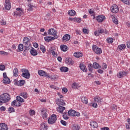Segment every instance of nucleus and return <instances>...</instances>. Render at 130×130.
Returning a JSON list of instances; mask_svg holds the SVG:
<instances>
[{
  "mask_svg": "<svg viewBox=\"0 0 130 130\" xmlns=\"http://www.w3.org/2000/svg\"><path fill=\"white\" fill-rule=\"evenodd\" d=\"M60 122L61 123V124H62V125H67V122H66L65 121H63V120H61L60 121Z\"/></svg>",
  "mask_w": 130,
  "mask_h": 130,
  "instance_id": "052dcab7",
  "label": "nucleus"
},
{
  "mask_svg": "<svg viewBox=\"0 0 130 130\" xmlns=\"http://www.w3.org/2000/svg\"><path fill=\"white\" fill-rule=\"evenodd\" d=\"M68 114L70 116H74V115L75 114V110H70L68 111Z\"/></svg>",
  "mask_w": 130,
  "mask_h": 130,
  "instance_id": "c9c22d12",
  "label": "nucleus"
},
{
  "mask_svg": "<svg viewBox=\"0 0 130 130\" xmlns=\"http://www.w3.org/2000/svg\"><path fill=\"white\" fill-rule=\"evenodd\" d=\"M83 32L84 34H88V29H87L86 28H83Z\"/></svg>",
  "mask_w": 130,
  "mask_h": 130,
  "instance_id": "680f3d73",
  "label": "nucleus"
},
{
  "mask_svg": "<svg viewBox=\"0 0 130 130\" xmlns=\"http://www.w3.org/2000/svg\"><path fill=\"white\" fill-rule=\"evenodd\" d=\"M16 100L17 101V102H21L23 103L24 102V100L23 99V98H21L20 96H17L16 97Z\"/></svg>",
  "mask_w": 130,
  "mask_h": 130,
  "instance_id": "f704fd0d",
  "label": "nucleus"
},
{
  "mask_svg": "<svg viewBox=\"0 0 130 130\" xmlns=\"http://www.w3.org/2000/svg\"><path fill=\"white\" fill-rule=\"evenodd\" d=\"M71 39V36L66 34L62 38L63 41H69Z\"/></svg>",
  "mask_w": 130,
  "mask_h": 130,
  "instance_id": "aec40b11",
  "label": "nucleus"
},
{
  "mask_svg": "<svg viewBox=\"0 0 130 130\" xmlns=\"http://www.w3.org/2000/svg\"><path fill=\"white\" fill-rule=\"evenodd\" d=\"M122 3H124L125 5H129V2L128 0H121Z\"/></svg>",
  "mask_w": 130,
  "mask_h": 130,
  "instance_id": "6e6d98bb",
  "label": "nucleus"
},
{
  "mask_svg": "<svg viewBox=\"0 0 130 130\" xmlns=\"http://www.w3.org/2000/svg\"><path fill=\"white\" fill-rule=\"evenodd\" d=\"M38 74L40 76H42V77H46V78H49V75L48 74V73L45 72V71L43 70L39 71Z\"/></svg>",
  "mask_w": 130,
  "mask_h": 130,
  "instance_id": "1a4fd4ad",
  "label": "nucleus"
},
{
  "mask_svg": "<svg viewBox=\"0 0 130 130\" xmlns=\"http://www.w3.org/2000/svg\"><path fill=\"white\" fill-rule=\"evenodd\" d=\"M93 69H101V66L99 65L97 62H94L92 64Z\"/></svg>",
  "mask_w": 130,
  "mask_h": 130,
  "instance_id": "393cba45",
  "label": "nucleus"
},
{
  "mask_svg": "<svg viewBox=\"0 0 130 130\" xmlns=\"http://www.w3.org/2000/svg\"><path fill=\"white\" fill-rule=\"evenodd\" d=\"M20 86H23L25 84V80H20L19 81Z\"/></svg>",
  "mask_w": 130,
  "mask_h": 130,
  "instance_id": "864d4df0",
  "label": "nucleus"
},
{
  "mask_svg": "<svg viewBox=\"0 0 130 130\" xmlns=\"http://www.w3.org/2000/svg\"><path fill=\"white\" fill-rule=\"evenodd\" d=\"M48 34L55 36L56 35V30H54V28H51L48 30Z\"/></svg>",
  "mask_w": 130,
  "mask_h": 130,
  "instance_id": "9b49d317",
  "label": "nucleus"
},
{
  "mask_svg": "<svg viewBox=\"0 0 130 130\" xmlns=\"http://www.w3.org/2000/svg\"><path fill=\"white\" fill-rule=\"evenodd\" d=\"M88 71L92 73V71H93V66H92V64L89 63L88 64Z\"/></svg>",
  "mask_w": 130,
  "mask_h": 130,
  "instance_id": "37998d69",
  "label": "nucleus"
},
{
  "mask_svg": "<svg viewBox=\"0 0 130 130\" xmlns=\"http://www.w3.org/2000/svg\"><path fill=\"white\" fill-rule=\"evenodd\" d=\"M96 21L98 22H103L105 20V16L103 15H99L96 17Z\"/></svg>",
  "mask_w": 130,
  "mask_h": 130,
  "instance_id": "f3484780",
  "label": "nucleus"
},
{
  "mask_svg": "<svg viewBox=\"0 0 130 130\" xmlns=\"http://www.w3.org/2000/svg\"><path fill=\"white\" fill-rule=\"evenodd\" d=\"M60 48L62 51L66 52L68 51V46L66 45H61Z\"/></svg>",
  "mask_w": 130,
  "mask_h": 130,
  "instance_id": "bb28decb",
  "label": "nucleus"
},
{
  "mask_svg": "<svg viewBox=\"0 0 130 130\" xmlns=\"http://www.w3.org/2000/svg\"><path fill=\"white\" fill-rule=\"evenodd\" d=\"M23 48H24V45L23 44H20L18 46V49L19 52L23 51Z\"/></svg>",
  "mask_w": 130,
  "mask_h": 130,
  "instance_id": "72a5a7b5",
  "label": "nucleus"
},
{
  "mask_svg": "<svg viewBox=\"0 0 130 130\" xmlns=\"http://www.w3.org/2000/svg\"><path fill=\"white\" fill-rule=\"evenodd\" d=\"M74 55L75 57H77V58H79V57H82L83 54L80 52H77L74 53Z\"/></svg>",
  "mask_w": 130,
  "mask_h": 130,
  "instance_id": "cd10ccee",
  "label": "nucleus"
},
{
  "mask_svg": "<svg viewBox=\"0 0 130 130\" xmlns=\"http://www.w3.org/2000/svg\"><path fill=\"white\" fill-rule=\"evenodd\" d=\"M92 50L96 54H101V53H102V50L101 49V48L97 47L96 45L92 46Z\"/></svg>",
  "mask_w": 130,
  "mask_h": 130,
  "instance_id": "39448f33",
  "label": "nucleus"
},
{
  "mask_svg": "<svg viewBox=\"0 0 130 130\" xmlns=\"http://www.w3.org/2000/svg\"><path fill=\"white\" fill-rule=\"evenodd\" d=\"M94 102H96L100 105L101 104V102H102V99L98 96H96L94 98Z\"/></svg>",
  "mask_w": 130,
  "mask_h": 130,
  "instance_id": "412c9836",
  "label": "nucleus"
},
{
  "mask_svg": "<svg viewBox=\"0 0 130 130\" xmlns=\"http://www.w3.org/2000/svg\"><path fill=\"white\" fill-rule=\"evenodd\" d=\"M80 115H81V114H80V113L76 112V111H75V113H74V116H80Z\"/></svg>",
  "mask_w": 130,
  "mask_h": 130,
  "instance_id": "bf43d9fd",
  "label": "nucleus"
},
{
  "mask_svg": "<svg viewBox=\"0 0 130 130\" xmlns=\"http://www.w3.org/2000/svg\"><path fill=\"white\" fill-rule=\"evenodd\" d=\"M40 50L42 51L43 53H44V52L46 51V50L45 49V47H44V46H42L40 47Z\"/></svg>",
  "mask_w": 130,
  "mask_h": 130,
  "instance_id": "09e8293b",
  "label": "nucleus"
},
{
  "mask_svg": "<svg viewBox=\"0 0 130 130\" xmlns=\"http://www.w3.org/2000/svg\"><path fill=\"white\" fill-rule=\"evenodd\" d=\"M104 33V29L103 28H101L98 30V31H94L95 36H99L100 34Z\"/></svg>",
  "mask_w": 130,
  "mask_h": 130,
  "instance_id": "ddd939ff",
  "label": "nucleus"
},
{
  "mask_svg": "<svg viewBox=\"0 0 130 130\" xmlns=\"http://www.w3.org/2000/svg\"><path fill=\"white\" fill-rule=\"evenodd\" d=\"M3 82L4 84H10V83H11V80H10V78H9V77H6L5 78H4Z\"/></svg>",
  "mask_w": 130,
  "mask_h": 130,
  "instance_id": "b1692460",
  "label": "nucleus"
},
{
  "mask_svg": "<svg viewBox=\"0 0 130 130\" xmlns=\"http://www.w3.org/2000/svg\"><path fill=\"white\" fill-rule=\"evenodd\" d=\"M34 47H35V48H37L38 47V44L37 43H35L33 44Z\"/></svg>",
  "mask_w": 130,
  "mask_h": 130,
  "instance_id": "0e129e2a",
  "label": "nucleus"
},
{
  "mask_svg": "<svg viewBox=\"0 0 130 130\" xmlns=\"http://www.w3.org/2000/svg\"><path fill=\"white\" fill-rule=\"evenodd\" d=\"M11 1L10 0H6L5 1V8L6 10L7 11H9V10H11Z\"/></svg>",
  "mask_w": 130,
  "mask_h": 130,
  "instance_id": "0eeeda50",
  "label": "nucleus"
},
{
  "mask_svg": "<svg viewBox=\"0 0 130 130\" xmlns=\"http://www.w3.org/2000/svg\"><path fill=\"white\" fill-rule=\"evenodd\" d=\"M58 112L60 113H62L63 112V110H66V107L62 106H59L58 108H57Z\"/></svg>",
  "mask_w": 130,
  "mask_h": 130,
  "instance_id": "a878e982",
  "label": "nucleus"
},
{
  "mask_svg": "<svg viewBox=\"0 0 130 130\" xmlns=\"http://www.w3.org/2000/svg\"><path fill=\"white\" fill-rule=\"evenodd\" d=\"M6 70V66L4 64L0 65V71H5Z\"/></svg>",
  "mask_w": 130,
  "mask_h": 130,
  "instance_id": "49530a36",
  "label": "nucleus"
},
{
  "mask_svg": "<svg viewBox=\"0 0 130 130\" xmlns=\"http://www.w3.org/2000/svg\"><path fill=\"white\" fill-rule=\"evenodd\" d=\"M74 21H76L77 23H81L82 21V19L81 18H74Z\"/></svg>",
  "mask_w": 130,
  "mask_h": 130,
  "instance_id": "de8ad7c7",
  "label": "nucleus"
},
{
  "mask_svg": "<svg viewBox=\"0 0 130 130\" xmlns=\"http://www.w3.org/2000/svg\"><path fill=\"white\" fill-rule=\"evenodd\" d=\"M79 68L81 71H83V72L85 73H87L88 72V69H87V68L86 67V66L84 64H80Z\"/></svg>",
  "mask_w": 130,
  "mask_h": 130,
  "instance_id": "2eb2a0df",
  "label": "nucleus"
},
{
  "mask_svg": "<svg viewBox=\"0 0 130 130\" xmlns=\"http://www.w3.org/2000/svg\"><path fill=\"white\" fill-rule=\"evenodd\" d=\"M72 128L74 130H79V129H80V126H79L78 125L74 124L73 125Z\"/></svg>",
  "mask_w": 130,
  "mask_h": 130,
  "instance_id": "e433bc0d",
  "label": "nucleus"
},
{
  "mask_svg": "<svg viewBox=\"0 0 130 130\" xmlns=\"http://www.w3.org/2000/svg\"><path fill=\"white\" fill-rule=\"evenodd\" d=\"M101 130H109V128L108 127H104L101 128Z\"/></svg>",
  "mask_w": 130,
  "mask_h": 130,
  "instance_id": "338daca9",
  "label": "nucleus"
},
{
  "mask_svg": "<svg viewBox=\"0 0 130 130\" xmlns=\"http://www.w3.org/2000/svg\"><path fill=\"white\" fill-rule=\"evenodd\" d=\"M30 45H25V50L24 51V52H25V50H29V49H30Z\"/></svg>",
  "mask_w": 130,
  "mask_h": 130,
  "instance_id": "603ef678",
  "label": "nucleus"
},
{
  "mask_svg": "<svg viewBox=\"0 0 130 130\" xmlns=\"http://www.w3.org/2000/svg\"><path fill=\"white\" fill-rule=\"evenodd\" d=\"M48 129V126L45 124V123H43L41 124V126L40 130H46Z\"/></svg>",
  "mask_w": 130,
  "mask_h": 130,
  "instance_id": "6ab92c4d",
  "label": "nucleus"
},
{
  "mask_svg": "<svg viewBox=\"0 0 130 130\" xmlns=\"http://www.w3.org/2000/svg\"><path fill=\"white\" fill-rule=\"evenodd\" d=\"M0 130H9V127L6 123H0Z\"/></svg>",
  "mask_w": 130,
  "mask_h": 130,
  "instance_id": "f8f14e48",
  "label": "nucleus"
},
{
  "mask_svg": "<svg viewBox=\"0 0 130 130\" xmlns=\"http://www.w3.org/2000/svg\"><path fill=\"white\" fill-rule=\"evenodd\" d=\"M11 106L13 107L15 106H18V101L16 100L12 102L11 103Z\"/></svg>",
  "mask_w": 130,
  "mask_h": 130,
  "instance_id": "58836bf2",
  "label": "nucleus"
},
{
  "mask_svg": "<svg viewBox=\"0 0 130 130\" xmlns=\"http://www.w3.org/2000/svg\"><path fill=\"white\" fill-rule=\"evenodd\" d=\"M30 54H31V55H33L34 56H36V55L38 54V53H37V51L33 47H31V49L30 50Z\"/></svg>",
  "mask_w": 130,
  "mask_h": 130,
  "instance_id": "dca6fc26",
  "label": "nucleus"
},
{
  "mask_svg": "<svg viewBox=\"0 0 130 130\" xmlns=\"http://www.w3.org/2000/svg\"><path fill=\"white\" fill-rule=\"evenodd\" d=\"M127 74H128V72H125L124 71H122L120 72L118 74H117V76L118 78H121L126 76Z\"/></svg>",
  "mask_w": 130,
  "mask_h": 130,
  "instance_id": "9d476101",
  "label": "nucleus"
},
{
  "mask_svg": "<svg viewBox=\"0 0 130 130\" xmlns=\"http://www.w3.org/2000/svg\"><path fill=\"white\" fill-rule=\"evenodd\" d=\"M57 119L56 118V115L53 114L49 117L48 122L50 124H53V123H55V122L56 121Z\"/></svg>",
  "mask_w": 130,
  "mask_h": 130,
  "instance_id": "f03ea898",
  "label": "nucleus"
},
{
  "mask_svg": "<svg viewBox=\"0 0 130 130\" xmlns=\"http://www.w3.org/2000/svg\"><path fill=\"white\" fill-rule=\"evenodd\" d=\"M126 128L130 129V124H126Z\"/></svg>",
  "mask_w": 130,
  "mask_h": 130,
  "instance_id": "774afa93",
  "label": "nucleus"
},
{
  "mask_svg": "<svg viewBox=\"0 0 130 130\" xmlns=\"http://www.w3.org/2000/svg\"><path fill=\"white\" fill-rule=\"evenodd\" d=\"M29 114L30 115H31V116L34 115V114H35V111H34V110H30L29 111Z\"/></svg>",
  "mask_w": 130,
  "mask_h": 130,
  "instance_id": "8fccbe9b",
  "label": "nucleus"
},
{
  "mask_svg": "<svg viewBox=\"0 0 130 130\" xmlns=\"http://www.w3.org/2000/svg\"><path fill=\"white\" fill-rule=\"evenodd\" d=\"M0 54L1 55H9V53L5 51H0Z\"/></svg>",
  "mask_w": 130,
  "mask_h": 130,
  "instance_id": "a18cd8bd",
  "label": "nucleus"
},
{
  "mask_svg": "<svg viewBox=\"0 0 130 130\" xmlns=\"http://www.w3.org/2000/svg\"><path fill=\"white\" fill-rule=\"evenodd\" d=\"M126 46L127 48H130V41L127 42Z\"/></svg>",
  "mask_w": 130,
  "mask_h": 130,
  "instance_id": "69168bd1",
  "label": "nucleus"
},
{
  "mask_svg": "<svg viewBox=\"0 0 130 130\" xmlns=\"http://www.w3.org/2000/svg\"><path fill=\"white\" fill-rule=\"evenodd\" d=\"M126 46H125V44H121L118 46V48L120 50H122V49H124Z\"/></svg>",
  "mask_w": 130,
  "mask_h": 130,
  "instance_id": "ea45409f",
  "label": "nucleus"
},
{
  "mask_svg": "<svg viewBox=\"0 0 130 130\" xmlns=\"http://www.w3.org/2000/svg\"><path fill=\"white\" fill-rule=\"evenodd\" d=\"M65 62L67 63V64L70 66H73V64H74V62L71 58H67L66 59Z\"/></svg>",
  "mask_w": 130,
  "mask_h": 130,
  "instance_id": "4468645a",
  "label": "nucleus"
},
{
  "mask_svg": "<svg viewBox=\"0 0 130 130\" xmlns=\"http://www.w3.org/2000/svg\"><path fill=\"white\" fill-rule=\"evenodd\" d=\"M16 11H17L14 12V16L16 17H21L24 15V10L22 8H18L16 9Z\"/></svg>",
  "mask_w": 130,
  "mask_h": 130,
  "instance_id": "7ed1b4c3",
  "label": "nucleus"
},
{
  "mask_svg": "<svg viewBox=\"0 0 130 130\" xmlns=\"http://www.w3.org/2000/svg\"><path fill=\"white\" fill-rule=\"evenodd\" d=\"M119 11V10L118 9V6L116 5H113L111 7V12L112 13H114V14H117V12Z\"/></svg>",
  "mask_w": 130,
  "mask_h": 130,
  "instance_id": "423d86ee",
  "label": "nucleus"
},
{
  "mask_svg": "<svg viewBox=\"0 0 130 130\" xmlns=\"http://www.w3.org/2000/svg\"><path fill=\"white\" fill-rule=\"evenodd\" d=\"M107 41L108 43H112V42H113V38H108L107 39Z\"/></svg>",
  "mask_w": 130,
  "mask_h": 130,
  "instance_id": "c03bdc74",
  "label": "nucleus"
},
{
  "mask_svg": "<svg viewBox=\"0 0 130 130\" xmlns=\"http://www.w3.org/2000/svg\"><path fill=\"white\" fill-rule=\"evenodd\" d=\"M60 70L61 72L67 73V72H69V68L67 67H63L60 68Z\"/></svg>",
  "mask_w": 130,
  "mask_h": 130,
  "instance_id": "c756f323",
  "label": "nucleus"
},
{
  "mask_svg": "<svg viewBox=\"0 0 130 130\" xmlns=\"http://www.w3.org/2000/svg\"><path fill=\"white\" fill-rule=\"evenodd\" d=\"M23 43L25 45H31V43H30V39L27 37L24 38Z\"/></svg>",
  "mask_w": 130,
  "mask_h": 130,
  "instance_id": "a211bd4d",
  "label": "nucleus"
},
{
  "mask_svg": "<svg viewBox=\"0 0 130 130\" xmlns=\"http://www.w3.org/2000/svg\"><path fill=\"white\" fill-rule=\"evenodd\" d=\"M57 105L58 106H64L66 105V103H64V101L61 99H57L55 101Z\"/></svg>",
  "mask_w": 130,
  "mask_h": 130,
  "instance_id": "6e6552de",
  "label": "nucleus"
},
{
  "mask_svg": "<svg viewBox=\"0 0 130 130\" xmlns=\"http://www.w3.org/2000/svg\"><path fill=\"white\" fill-rule=\"evenodd\" d=\"M81 100L83 103H85V104H88V99H87V97H82L81 98Z\"/></svg>",
  "mask_w": 130,
  "mask_h": 130,
  "instance_id": "2f4dec72",
  "label": "nucleus"
},
{
  "mask_svg": "<svg viewBox=\"0 0 130 130\" xmlns=\"http://www.w3.org/2000/svg\"><path fill=\"white\" fill-rule=\"evenodd\" d=\"M68 14L70 16H75L76 15V11L74 10H71L68 11Z\"/></svg>",
  "mask_w": 130,
  "mask_h": 130,
  "instance_id": "c85d7f7f",
  "label": "nucleus"
},
{
  "mask_svg": "<svg viewBox=\"0 0 130 130\" xmlns=\"http://www.w3.org/2000/svg\"><path fill=\"white\" fill-rule=\"evenodd\" d=\"M44 39L45 41H46L47 42H49L50 41H51V37L50 36L45 37L44 38Z\"/></svg>",
  "mask_w": 130,
  "mask_h": 130,
  "instance_id": "79ce46f5",
  "label": "nucleus"
},
{
  "mask_svg": "<svg viewBox=\"0 0 130 130\" xmlns=\"http://www.w3.org/2000/svg\"><path fill=\"white\" fill-rule=\"evenodd\" d=\"M9 111H10V112H15V109L13 107H10L9 108Z\"/></svg>",
  "mask_w": 130,
  "mask_h": 130,
  "instance_id": "4d7b16f0",
  "label": "nucleus"
},
{
  "mask_svg": "<svg viewBox=\"0 0 130 130\" xmlns=\"http://www.w3.org/2000/svg\"><path fill=\"white\" fill-rule=\"evenodd\" d=\"M90 126H92L93 128H96L98 126V123L95 121H91L90 122Z\"/></svg>",
  "mask_w": 130,
  "mask_h": 130,
  "instance_id": "4be33fe9",
  "label": "nucleus"
},
{
  "mask_svg": "<svg viewBox=\"0 0 130 130\" xmlns=\"http://www.w3.org/2000/svg\"><path fill=\"white\" fill-rule=\"evenodd\" d=\"M14 84L16 85V86H20V81H15Z\"/></svg>",
  "mask_w": 130,
  "mask_h": 130,
  "instance_id": "e2e57ef3",
  "label": "nucleus"
},
{
  "mask_svg": "<svg viewBox=\"0 0 130 130\" xmlns=\"http://www.w3.org/2000/svg\"><path fill=\"white\" fill-rule=\"evenodd\" d=\"M20 96L23 97L24 99H27L28 98V94L26 92H22L20 93Z\"/></svg>",
  "mask_w": 130,
  "mask_h": 130,
  "instance_id": "473e14b6",
  "label": "nucleus"
},
{
  "mask_svg": "<svg viewBox=\"0 0 130 130\" xmlns=\"http://www.w3.org/2000/svg\"><path fill=\"white\" fill-rule=\"evenodd\" d=\"M111 108L113 110H114L117 109V107H116V105H112L111 106Z\"/></svg>",
  "mask_w": 130,
  "mask_h": 130,
  "instance_id": "3c124183",
  "label": "nucleus"
},
{
  "mask_svg": "<svg viewBox=\"0 0 130 130\" xmlns=\"http://www.w3.org/2000/svg\"><path fill=\"white\" fill-rule=\"evenodd\" d=\"M102 68L103 70H106V69H107V64H106L105 63H103Z\"/></svg>",
  "mask_w": 130,
  "mask_h": 130,
  "instance_id": "13d9d810",
  "label": "nucleus"
},
{
  "mask_svg": "<svg viewBox=\"0 0 130 130\" xmlns=\"http://www.w3.org/2000/svg\"><path fill=\"white\" fill-rule=\"evenodd\" d=\"M11 100V95L8 93H4L0 95V105L8 103Z\"/></svg>",
  "mask_w": 130,
  "mask_h": 130,
  "instance_id": "f257e3e1",
  "label": "nucleus"
},
{
  "mask_svg": "<svg viewBox=\"0 0 130 130\" xmlns=\"http://www.w3.org/2000/svg\"><path fill=\"white\" fill-rule=\"evenodd\" d=\"M41 112L43 114V117L46 118L47 117V110H45V109H43L42 110Z\"/></svg>",
  "mask_w": 130,
  "mask_h": 130,
  "instance_id": "5701e85b",
  "label": "nucleus"
},
{
  "mask_svg": "<svg viewBox=\"0 0 130 130\" xmlns=\"http://www.w3.org/2000/svg\"><path fill=\"white\" fill-rule=\"evenodd\" d=\"M33 8H34V6L32 5L31 4H29L28 5V11H33Z\"/></svg>",
  "mask_w": 130,
  "mask_h": 130,
  "instance_id": "4c0bfd02",
  "label": "nucleus"
},
{
  "mask_svg": "<svg viewBox=\"0 0 130 130\" xmlns=\"http://www.w3.org/2000/svg\"><path fill=\"white\" fill-rule=\"evenodd\" d=\"M19 72V70H18V68H15L13 70V76L14 77H18V73Z\"/></svg>",
  "mask_w": 130,
  "mask_h": 130,
  "instance_id": "7c9ffc66",
  "label": "nucleus"
},
{
  "mask_svg": "<svg viewBox=\"0 0 130 130\" xmlns=\"http://www.w3.org/2000/svg\"><path fill=\"white\" fill-rule=\"evenodd\" d=\"M112 19H113V23H114L115 24H116V25H117V24H118V20L115 17V16H113V17H112Z\"/></svg>",
  "mask_w": 130,
  "mask_h": 130,
  "instance_id": "a19ab883",
  "label": "nucleus"
},
{
  "mask_svg": "<svg viewBox=\"0 0 130 130\" xmlns=\"http://www.w3.org/2000/svg\"><path fill=\"white\" fill-rule=\"evenodd\" d=\"M21 72H22V77L25 78V79H29L30 78V73L29 71L27 69H21Z\"/></svg>",
  "mask_w": 130,
  "mask_h": 130,
  "instance_id": "20e7f679",
  "label": "nucleus"
},
{
  "mask_svg": "<svg viewBox=\"0 0 130 130\" xmlns=\"http://www.w3.org/2000/svg\"><path fill=\"white\" fill-rule=\"evenodd\" d=\"M63 118L64 119H69V117L67 115V113H63Z\"/></svg>",
  "mask_w": 130,
  "mask_h": 130,
  "instance_id": "5fc2aeb1",
  "label": "nucleus"
}]
</instances>
